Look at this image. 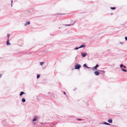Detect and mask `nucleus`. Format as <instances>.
Returning a JSON list of instances; mask_svg holds the SVG:
<instances>
[{
    "label": "nucleus",
    "instance_id": "1",
    "mask_svg": "<svg viewBox=\"0 0 127 127\" xmlns=\"http://www.w3.org/2000/svg\"><path fill=\"white\" fill-rule=\"evenodd\" d=\"M81 66V65L80 64H79L78 63H76V65L75 66V69H79L80 68Z\"/></svg>",
    "mask_w": 127,
    "mask_h": 127
},
{
    "label": "nucleus",
    "instance_id": "2",
    "mask_svg": "<svg viewBox=\"0 0 127 127\" xmlns=\"http://www.w3.org/2000/svg\"><path fill=\"white\" fill-rule=\"evenodd\" d=\"M87 53L85 52H82L81 53V55L82 57H85L87 55Z\"/></svg>",
    "mask_w": 127,
    "mask_h": 127
},
{
    "label": "nucleus",
    "instance_id": "3",
    "mask_svg": "<svg viewBox=\"0 0 127 127\" xmlns=\"http://www.w3.org/2000/svg\"><path fill=\"white\" fill-rule=\"evenodd\" d=\"M99 66L98 64H97L95 66H94V67H93L92 68V69L93 70H94L96 69H97V67H98Z\"/></svg>",
    "mask_w": 127,
    "mask_h": 127
},
{
    "label": "nucleus",
    "instance_id": "4",
    "mask_svg": "<svg viewBox=\"0 0 127 127\" xmlns=\"http://www.w3.org/2000/svg\"><path fill=\"white\" fill-rule=\"evenodd\" d=\"M37 118L38 117L37 116H34L33 117V118L32 120V121L33 122L36 121L37 120Z\"/></svg>",
    "mask_w": 127,
    "mask_h": 127
},
{
    "label": "nucleus",
    "instance_id": "5",
    "mask_svg": "<svg viewBox=\"0 0 127 127\" xmlns=\"http://www.w3.org/2000/svg\"><path fill=\"white\" fill-rule=\"evenodd\" d=\"M94 74L96 76H98L99 74V73L98 71H96L94 72Z\"/></svg>",
    "mask_w": 127,
    "mask_h": 127
},
{
    "label": "nucleus",
    "instance_id": "6",
    "mask_svg": "<svg viewBox=\"0 0 127 127\" xmlns=\"http://www.w3.org/2000/svg\"><path fill=\"white\" fill-rule=\"evenodd\" d=\"M83 67H85L86 68H91V67H88L87 66V65L86 64H84V65H83Z\"/></svg>",
    "mask_w": 127,
    "mask_h": 127
},
{
    "label": "nucleus",
    "instance_id": "7",
    "mask_svg": "<svg viewBox=\"0 0 127 127\" xmlns=\"http://www.w3.org/2000/svg\"><path fill=\"white\" fill-rule=\"evenodd\" d=\"M103 124H104V125H107L110 126L111 125L109 123H108L106 122H103Z\"/></svg>",
    "mask_w": 127,
    "mask_h": 127
},
{
    "label": "nucleus",
    "instance_id": "8",
    "mask_svg": "<svg viewBox=\"0 0 127 127\" xmlns=\"http://www.w3.org/2000/svg\"><path fill=\"white\" fill-rule=\"evenodd\" d=\"M30 24V21H28L26 22L24 24L25 26H27V25H29Z\"/></svg>",
    "mask_w": 127,
    "mask_h": 127
},
{
    "label": "nucleus",
    "instance_id": "9",
    "mask_svg": "<svg viewBox=\"0 0 127 127\" xmlns=\"http://www.w3.org/2000/svg\"><path fill=\"white\" fill-rule=\"evenodd\" d=\"M108 122L110 123H112V120L111 119H109L108 120Z\"/></svg>",
    "mask_w": 127,
    "mask_h": 127
},
{
    "label": "nucleus",
    "instance_id": "10",
    "mask_svg": "<svg viewBox=\"0 0 127 127\" xmlns=\"http://www.w3.org/2000/svg\"><path fill=\"white\" fill-rule=\"evenodd\" d=\"M6 44L8 46L10 45V43L9 42V40H7L6 42Z\"/></svg>",
    "mask_w": 127,
    "mask_h": 127
},
{
    "label": "nucleus",
    "instance_id": "11",
    "mask_svg": "<svg viewBox=\"0 0 127 127\" xmlns=\"http://www.w3.org/2000/svg\"><path fill=\"white\" fill-rule=\"evenodd\" d=\"M26 94L25 93L23 92L22 91L20 92V96H21L23 94Z\"/></svg>",
    "mask_w": 127,
    "mask_h": 127
},
{
    "label": "nucleus",
    "instance_id": "12",
    "mask_svg": "<svg viewBox=\"0 0 127 127\" xmlns=\"http://www.w3.org/2000/svg\"><path fill=\"white\" fill-rule=\"evenodd\" d=\"M86 47V46H85L83 44L81 45L79 47V48H83V47Z\"/></svg>",
    "mask_w": 127,
    "mask_h": 127
},
{
    "label": "nucleus",
    "instance_id": "13",
    "mask_svg": "<svg viewBox=\"0 0 127 127\" xmlns=\"http://www.w3.org/2000/svg\"><path fill=\"white\" fill-rule=\"evenodd\" d=\"M26 101V100L25 98H23L22 99V101L23 102H25Z\"/></svg>",
    "mask_w": 127,
    "mask_h": 127
},
{
    "label": "nucleus",
    "instance_id": "14",
    "mask_svg": "<svg viewBox=\"0 0 127 127\" xmlns=\"http://www.w3.org/2000/svg\"><path fill=\"white\" fill-rule=\"evenodd\" d=\"M7 40H9V37L10 36V35L9 34H7Z\"/></svg>",
    "mask_w": 127,
    "mask_h": 127
},
{
    "label": "nucleus",
    "instance_id": "15",
    "mask_svg": "<svg viewBox=\"0 0 127 127\" xmlns=\"http://www.w3.org/2000/svg\"><path fill=\"white\" fill-rule=\"evenodd\" d=\"M98 70V71L103 72L102 73V74H104L105 73V71L104 70Z\"/></svg>",
    "mask_w": 127,
    "mask_h": 127
},
{
    "label": "nucleus",
    "instance_id": "16",
    "mask_svg": "<svg viewBox=\"0 0 127 127\" xmlns=\"http://www.w3.org/2000/svg\"><path fill=\"white\" fill-rule=\"evenodd\" d=\"M121 69L122 71L124 72H126L127 71V70L125 69L122 68V69Z\"/></svg>",
    "mask_w": 127,
    "mask_h": 127
},
{
    "label": "nucleus",
    "instance_id": "17",
    "mask_svg": "<svg viewBox=\"0 0 127 127\" xmlns=\"http://www.w3.org/2000/svg\"><path fill=\"white\" fill-rule=\"evenodd\" d=\"M123 65L122 64H121L120 65V67L121 68V69H122V68H123Z\"/></svg>",
    "mask_w": 127,
    "mask_h": 127
},
{
    "label": "nucleus",
    "instance_id": "18",
    "mask_svg": "<svg viewBox=\"0 0 127 127\" xmlns=\"http://www.w3.org/2000/svg\"><path fill=\"white\" fill-rule=\"evenodd\" d=\"M110 8L111 9L114 10L116 8L115 7H111Z\"/></svg>",
    "mask_w": 127,
    "mask_h": 127
},
{
    "label": "nucleus",
    "instance_id": "19",
    "mask_svg": "<svg viewBox=\"0 0 127 127\" xmlns=\"http://www.w3.org/2000/svg\"><path fill=\"white\" fill-rule=\"evenodd\" d=\"M40 75L39 74H37V78L38 79L40 77Z\"/></svg>",
    "mask_w": 127,
    "mask_h": 127
},
{
    "label": "nucleus",
    "instance_id": "20",
    "mask_svg": "<svg viewBox=\"0 0 127 127\" xmlns=\"http://www.w3.org/2000/svg\"><path fill=\"white\" fill-rule=\"evenodd\" d=\"M79 48V47H76L74 48V49L75 50H78V49Z\"/></svg>",
    "mask_w": 127,
    "mask_h": 127
},
{
    "label": "nucleus",
    "instance_id": "21",
    "mask_svg": "<svg viewBox=\"0 0 127 127\" xmlns=\"http://www.w3.org/2000/svg\"><path fill=\"white\" fill-rule=\"evenodd\" d=\"M43 63H44L43 62H40V65H42Z\"/></svg>",
    "mask_w": 127,
    "mask_h": 127
},
{
    "label": "nucleus",
    "instance_id": "22",
    "mask_svg": "<svg viewBox=\"0 0 127 127\" xmlns=\"http://www.w3.org/2000/svg\"><path fill=\"white\" fill-rule=\"evenodd\" d=\"M76 120L78 121H82V120L81 119H79V118H77L76 119Z\"/></svg>",
    "mask_w": 127,
    "mask_h": 127
},
{
    "label": "nucleus",
    "instance_id": "23",
    "mask_svg": "<svg viewBox=\"0 0 127 127\" xmlns=\"http://www.w3.org/2000/svg\"><path fill=\"white\" fill-rule=\"evenodd\" d=\"M52 124L54 126L55 125V123H52Z\"/></svg>",
    "mask_w": 127,
    "mask_h": 127
},
{
    "label": "nucleus",
    "instance_id": "24",
    "mask_svg": "<svg viewBox=\"0 0 127 127\" xmlns=\"http://www.w3.org/2000/svg\"><path fill=\"white\" fill-rule=\"evenodd\" d=\"M125 39L126 40H127V36H126L125 37Z\"/></svg>",
    "mask_w": 127,
    "mask_h": 127
},
{
    "label": "nucleus",
    "instance_id": "25",
    "mask_svg": "<svg viewBox=\"0 0 127 127\" xmlns=\"http://www.w3.org/2000/svg\"><path fill=\"white\" fill-rule=\"evenodd\" d=\"M123 67L124 68H126V66H125V65H123Z\"/></svg>",
    "mask_w": 127,
    "mask_h": 127
},
{
    "label": "nucleus",
    "instance_id": "26",
    "mask_svg": "<svg viewBox=\"0 0 127 127\" xmlns=\"http://www.w3.org/2000/svg\"><path fill=\"white\" fill-rule=\"evenodd\" d=\"M2 77V74H0V78H1Z\"/></svg>",
    "mask_w": 127,
    "mask_h": 127
},
{
    "label": "nucleus",
    "instance_id": "27",
    "mask_svg": "<svg viewBox=\"0 0 127 127\" xmlns=\"http://www.w3.org/2000/svg\"><path fill=\"white\" fill-rule=\"evenodd\" d=\"M124 43L123 42H120V43L121 44H123Z\"/></svg>",
    "mask_w": 127,
    "mask_h": 127
},
{
    "label": "nucleus",
    "instance_id": "28",
    "mask_svg": "<svg viewBox=\"0 0 127 127\" xmlns=\"http://www.w3.org/2000/svg\"><path fill=\"white\" fill-rule=\"evenodd\" d=\"M12 1H12H12H11V7H12Z\"/></svg>",
    "mask_w": 127,
    "mask_h": 127
},
{
    "label": "nucleus",
    "instance_id": "29",
    "mask_svg": "<svg viewBox=\"0 0 127 127\" xmlns=\"http://www.w3.org/2000/svg\"><path fill=\"white\" fill-rule=\"evenodd\" d=\"M67 26H70V24H67Z\"/></svg>",
    "mask_w": 127,
    "mask_h": 127
},
{
    "label": "nucleus",
    "instance_id": "30",
    "mask_svg": "<svg viewBox=\"0 0 127 127\" xmlns=\"http://www.w3.org/2000/svg\"><path fill=\"white\" fill-rule=\"evenodd\" d=\"M67 24H65V25H65L66 26H67Z\"/></svg>",
    "mask_w": 127,
    "mask_h": 127
},
{
    "label": "nucleus",
    "instance_id": "31",
    "mask_svg": "<svg viewBox=\"0 0 127 127\" xmlns=\"http://www.w3.org/2000/svg\"><path fill=\"white\" fill-rule=\"evenodd\" d=\"M64 95H65L66 94V93L65 92H64Z\"/></svg>",
    "mask_w": 127,
    "mask_h": 127
},
{
    "label": "nucleus",
    "instance_id": "32",
    "mask_svg": "<svg viewBox=\"0 0 127 127\" xmlns=\"http://www.w3.org/2000/svg\"><path fill=\"white\" fill-rule=\"evenodd\" d=\"M76 88H75L73 90L74 91H75L76 90Z\"/></svg>",
    "mask_w": 127,
    "mask_h": 127
},
{
    "label": "nucleus",
    "instance_id": "33",
    "mask_svg": "<svg viewBox=\"0 0 127 127\" xmlns=\"http://www.w3.org/2000/svg\"><path fill=\"white\" fill-rule=\"evenodd\" d=\"M107 51H109V49H108Z\"/></svg>",
    "mask_w": 127,
    "mask_h": 127
},
{
    "label": "nucleus",
    "instance_id": "34",
    "mask_svg": "<svg viewBox=\"0 0 127 127\" xmlns=\"http://www.w3.org/2000/svg\"><path fill=\"white\" fill-rule=\"evenodd\" d=\"M58 28H59V29H60V27H59Z\"/></svg>",
    "mask_w": 127,
    "mask_h": 127
},
{
    "label": "nucleus",
    "instance_id": "35",
    "mask_svg": "<svg viewBox=\"0 0 127 127\" xmlns=\"http://www.w3.org/2000/svg\"><path fill=\"white\" fill-rule=\"evenodd\" d=\"M76 58H76V57H75V59H76Z\"/></svg>",
    "mask_w": 127,
    "mask_h": 127
},
{
    "label": "nucleus",
    "instance_id": "36",
    "mask_svg": "<svg viewBox=\"0 0 127 127\" xmlns=\"http://www.w3.org/2000/svg\"><path fill=\"white\" fill-rule=\"evenodd\" d=\"M40 124H42V123H40Z\"/></svg>",
    "mask_w": 127,
    "mask_h": 127
},
{
    "label": "nucleus",
    "instance_id": "37",
    "mask_svg": "<svg viewBox=\"0 0 127 127\" xmlns=\"http://www.w3.org/2000/svg\"><path fill=\"white\" fill-rule=\"evenodd\" d=\"M113 14V13H111V14L112 15Z\"/></svg>",
    "mask_w": 127,
    "mask_h": 127
}]
</instances>
